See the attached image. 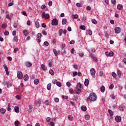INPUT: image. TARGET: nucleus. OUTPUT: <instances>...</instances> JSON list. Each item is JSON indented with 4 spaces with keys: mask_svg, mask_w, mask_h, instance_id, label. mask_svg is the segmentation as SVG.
Masks as SVG:
<instances>
[{
    "mask_svg": "<svg viewBox=\"0 0 126 126\" xmlns=\"http://www.w3.org/2000/svg\"><path fill=\"white\" fill-rule=\"evenodd\" d=\"M90 56L93 59L94 62H97V58L95 57V55L93 54V53H91Z\"/></svg>",
    "mask_w": 126,
    "mask_h": 126,
    "instance_id": "obj_12",
    "label": "nucleus"
},
{
    "mask_svg": "<svg viewBox=\"0 0 126 126\" xmlns=\"http://www.w3.org/2000/svg\"><path fill=\"white\" fill-rule=\"evenodd\" d=\"M13 42H18V36H15L13 39Z\"/></svg>",
    "mask_w": 126,
    "mask_h": 126,
    "instance_id": "obj_22",
    "label": "nucleus"
},
{
    "mask_svg": "<svg viewBox=\"0 0 126 126\" xmlns=\"http://www.w3.org/2000/svg\"><path fill=\"white\" fill-rule=\"evenodd\" d=\"M111 3L115 4L116 3V0H111Z\"/></svg>",
    "mask_w": 126,
    "mask_h": 126,
    "instance_id": "obj_64",
    "label": "nucleus"
},
{
    "mask_svg": "<svg viewBox=\"0 0 126 126\" xmlns=\"http://www.w3.org/2000/svg\"><path fill=\"white\" fill-rule=\"evenodd\" d=\"M68 119L69 121H70L71 122H72V121H73V117H72V116L71 115H69L68 117Z\"/></svg>",
    "mask_w": 126,
    "mask_h": 126,
    "instance_id": "obj_26",
    "label": "nucleus"
},
{
    "mask_svg": "<svg viewBox=\"0 0 126 126\" xmlns=\"http://www.w3.org/2000/svg\"><path fill=\"white\" fill-rule=\"evenodd\" d=\"M6 111V110L4 108H1L0 109V112L1 113V114H5Z\"/></svg>",
    "mask_w": 126,
    "mask_h": 126,
    "instance_id": "obj_23",
    "label": "nucleus"
},
{
    "mask_svg": "<svg viewBox=\"0 0 126 126\" xmlns=\"http://www.w3.org/2000/svg\"><path fill=\"white\" fill-rule=\"evenodd\" d=\"M66 86L68 87H70V85H71V84H70V83L69 82H67L66 83Z\"/></svg>",
    "mask_w": 126,
    "mask_h": 126,
    "instance_id": "obj_57",
    "label": "nucleus"
},
{
    "mask_svg": "<svg viewBox=\"0 0 126 126\" xmlns=\"http://www.w3.org/2000/svg\"><path fill=\"white\" fill-rule=\"evenodd\" d=\"M77 74H78L77 72H73V76H76V75H77Z\"/></svg>",
    "mask_w": 126,
    "mask_h": 126,
    "instance_id": "obj_62",
    "label": "nucleus"
},
{
    "mask_svg": "<svg viewBox=\"0 0 126 126\" xmlns=\"http://www.w3.org/2000/svg\"><path fill=\"white\" fill-rule=\"evenodd\" d=\"M57 82H58V80H57L56 79H53L52 80V83H53V84H57Z\"/></svg>",
    "mask_w": 126,
    "mask_h": 126,
    "instance_id": "obj_41",
    "label": "nucleus"
},
{
    "mask_svg": "<svg viewBox=\"0 0 126 126\" xmlns=\"http://www.w3.org/2000/svg\"><path fill=\"white\" fill-rule=\"evenodd\" d=\"M6 27H7V25L5 23H3L2 25H1V28H3V29L6 28Z\"/></svg>",
    "mask_w": 126,
    "mask_h": 126,
    "instance_id": "obj_31",
    "label": "nucleus"
},
{
    "mask_svg": "<svg viewBox=\"0 0 126 126\" xmlns=\"http://www.w3.org/2000/svg\"><path fill=\"white\" fill-rule=\"evenodd\" d=\"M42 27H43V28H46L47 27V26L46 25V24L42 23Z\"/></svg>",
    "mask_w": 126,
    "mask_h": 126,
    "instance_id": "obj_60",
    "label": "nucleus"
},
{
    "mask_svg": "<svg viewBox=\"0 0 126 126\" xmlns=\"http://www.w3.org/2000/svg\"><path fill=\"white\" fill-rule=\"evenodd\" d=\"M108 113H109V114L110 115V118H112V117H113V116H114V114L113 113V111L112 110L109 109L108 110Z\"/></svg>",
    "mask_w": 126,
    "mask_h": 126,
    "instance_id": "obj_14",
    "label": "nucleus"
},
{
    "mask_svg": "<svg viewBox=\"0 0 126 126\" xmlns=\"http://www.w3.org/2000/svg\"><path fill=\"white\" fill-rule=\"evenodd\" d=\"M92 23H93L94 24H97V21L95 19H93L92 20Z\"/></svg>",
    "mask_w": 126,
    "mask_h": 126,
    "instance_id": "obj_46",
    "label": "nucleus"
},
{
    "mask_svg": "<svg viewBox=\"0 0 126 126\" xmlns=\"http://www.w3.org/2000/svg\"><path fill=\"white\" fill-rule=\"evenodd\" d=\"M114 88V84H112L110 86H109V89H113Z\"/></svg>",
    "mask_w": 126,
    "mask_h": 126,
    "instance_id": "obj_61",
    "label": "nucleus"
},
{
    "mask_svg": "<svg viewBox=\"0 0 126 126\" xmlns=\"http://www.w3.org/2000/svg\"><path fill=\"white\" fill-rule=\"evenodd\" d=\"M25 65L28 67H30V66H32V63H30V62H27L25 63Z\"/></svg>",
    "mask_w": 126,
    "mask_h": 126,
    "instance_id": "obj_18",
    "label": "nucleus"
},
{
    "mask_svg": "<svg viewBox=\"0 0 126 126\" xmlns=\"http://www.w3.org/2000/svg\"><path fill=\"white\" fill-rule=\"evenodd\" d=\"M121 28L117 27L115 29V33H117V34H119V33H121Z\"/></svg>",
    "mask_w": 126,
    "mask_h": 126,
    "instance_id": "obj_9",
    "label": "nucleus"
},
{
    "mask_svg": "<svg viewBox=\"0 0 126 126\" xmlns=\"http://www.w3.org/2000/svg\"><path fill=\"white\" fill-rule=\"evenodd\" d=\"M49 73L51 74V75H54L55 72H54V70L53 69H50L49 70Z\"/></svg>",
    "mask_w": 126,
    "mask_h": 126,
    "instance_id": "obj_30",
    "label": "nucleus"
},
{
    "mask_svg": "<svg viewBox=\"0 0 126 126\" xmlns=\"http://www.w3.org/2000/svg\"><path fill=\"white\" fill-rule=\"evenodd\" d=\"M34 84H35L36 85H37V84H39V79H35L34 81Z\"/></svg>",
    "mask_w": 126,
    "mask_h": 126,
    "instance_id": "obj_33",
    "label": "nucleus"
},
{
    "mask_svg": "<svg viewBox=\"0 0 126 126\" xmlns=\"http://www.w3.org/2000/svg\"><path fill=\"white\" fill-rule=\"evenodd\" d=\"M14 111L16 113H19V107L18 106H15Z\"/></svg>",
    "mask_w": 126,
    "mask_h": 126,
    "instance_id": "obj_20",
    "label": "nucleus"
},
{
    "mask_svg": "<svg viewBox=\"0 0 126 126\" xmlns=\"http://www.w3.org/2000/svg\"><path fill=\"white\" fill-rule=\"evenodd\" d=\"M97 100V95L95 93H91L90 94L88 98H87V101H92V102H95Z\"/></svg>",
    "mask_w": 126,
    "mask_h": 126,
    "instance_id": "obj_1",
    "label": "nucleus"
},
{
    "mask_svg": "<svg viewBox=\"0 0 126 126\" xmlns=\"http://www.w3.org/2000/svg\"><path fill=\"white\" fill-rule=\"evenodd\" d=\"M73 68L75 69H78V66H77V64H74V65H73Z\"/></svg>",
    "mask_w": 126,
    "mask_h": 126,
    "instance_id": "obj_54",
    "label": "nucleus"
},
{
    "mask_svg": "<svg viewBox=\"0 0 126 126\" xmlns=\"http://www.w3.org/2000/svg\"><path fill=\"white\" fill-rule=\"evenodd\" d=\"M4 34L6 36H7V35H9V32L7 31H5L4 32Z\"/></svg>",
    "mask_w": 126,
    "mask_h": 126,
    "instance_id": "obj_47",
    "label": "nucleus"
},
{
    "mask_svg": "<svg viewBox=\"0 0 126 126\" xmlns=\"http://www.w3.org/2000/svg\"><path fill=\"white\" fill-rule=\"evenodd\" d=\"M56 85L59 87H62V83L60 82H57V83H56Z\"/></svg>",
    "mask_w": 126,
    "mask_h": 126,
    "instance_id": "obj_36",
    "label": "nucleus"
},
{
    "mask_svg": "<svg viewBox=\"0 0 126 126\" xmlns=\"http://www.w3.org/2000/svg\"><path fill=\"white\" fill-rule=\"evenodd\" d=\"M112 75L113 77H117V74H116V73H115V72H113L112 73Z\"/></svg>",
    "mask_w": 126,
    "mask_h": 126,
    "instance_id": "obj_51",
    "label": "nucleus"
},
{
    "mask_svg": "<svg viewBox=\"0 0 126 126\" xmlns=\"http://www.w3.org/2000/svg\"><path fill=\"white\" fill-rule=\"evenodd\" d=\"M52 5H53V2H52V1H49L48 2L49 6H52Z\"/></svg>",
    "mask_w": 126,
    "mask_h": 126,
    "instance_id": "obj_58",
    "label": "nucleus"
},
{
    "mask_svg": "<svg viewBox=\"0 0 126 126\" xmlns=\"http://www.w3.org/2000/svg\"><path fill=\"white\" fill-rule=\"evenodd\" d=\"M67 21L65 19H63L62 20V24L63 25H64L65 24H66Z\"/></svg>",
    "mask_w": 126,
    "mask_h": 126,
    "instance_id": "obj_34",
    "label": "nucleus"
},
{
    "mask_svg": "<svg viewBox=\"0 0 126 126\" xmlns=\"http://www.w3.org/2000/svg\"><path fill=\"white\" fill-rule=\"evenodd\" d=\"M23 33L24 34V36H25V37H27L29 34V31L27 30H24L23 31Z\"/></svg>",
    "mask_w": 126,
    "mask_h": 126,
    "instance_id": "obj_11",
    "label": "nucleus"
},
{
    "mask_svg": "<svg viewBox=\"0 0 126 126\" xmlns=\"http://www.w3.org/2000/svg\"><path fill=\"white\" fill-rule=\"evenodd\" d=\"M91 74L94 78H95V74L96 73V70L94 68H92L90 70Z\"/></svg>",
    "mask_w": 126,
    "mask_h": 126,
    "instance_id": "obj_3",
    "label": "nucleus"
},
{
    "mask_svg": "<svg viewBox=\"0 0 126 126\" xmlns=\"http://www.w3.org/2000/svg\"><path fill=\"white\" fill-rule=\"evenodd\" d=\"M44 45H45L46 47H48L49 46V45H50V44L49 43V42L48 41H45L44 42Z\"/></svg>",
    "mask_w": 126,
    "mask_h": 126,
    "instance_id": "obj_44",
    "label": "nucleus"
},
{
    "mask_svg": "<svg viewBox=\"0 0 126 126\" xmlns=\"http://www.w3.org/2000/svg\"><path fill=\"white\" fill-rule=\"evenodd\" d=\"M3 66L6 71V75H9V72L8 71V67L5 64H4Z\"/></svg>",
    "mask_w": 126,
    "mask_h": 126,
    "instance_id": "obj_8",
    "label": "nucleus"
},
{
    "mask_svg": "<svg viewBox=\"0 0 126 126\" xmlns=\"http://www.w3.org/2000/svg\"><path fill=\"white\" fill-rule=\"evenodd\" d=\"M81 109L82 111H83V112H85L86 110H87V108L85 106V105H83L81 107Z\"/></svg>",
    "mask_w": 126,
    "mask_h": 126,
    "instance_id": "obj_21",
    "label": "nucleus"
},
{
    "mask_svg": "<svg viewBox=\"0 0 126 126\" xmlns=\"http://www.w3.org/2000/svg\"><path fill=\"white\" fill-rule=\"evenodd\" d=\"M84 84L85 86H88V85L89 84V80H88V79H85Z\"/></svg>",
    "mask_w": 126,
    "mask_h": 126,
    "instance_id": "obj_19",
    "label": "nucleus"
},
{
    "mask_svg": "<svg viewBox=\"0 0 126 126\" xmlns=\"http://www.w3.org/2000/svg\"><path fill=\"white\" fill-rule=\"evenodd\" d=\"M105 87L104 86H101V87L100 88V91L103 93V92H105Z\"/></svg>",
    "mask_w": 126,
    "mask_h": 126,
    "instance_id": "obj_25",
    "label": "nucleus"
},
{
    "mask_svg": "<svg viewBox=\"0 0 126 126\" xmlns=\"http://www.w3.org/2000/svg\"><path fill=\"white\" fill-rule=\"evenodd\" d=\"M58 24V19L56 18L53 19L52 21V25H54L55 26H57Z\"/></svg>",
    "mask_w": 126,
    "mask_h": 126,
    "instance_id": "obj_5",
    "label": "nucleus"
},
{
    "mask_svg": "<svg viewBox=\"0 0 126 126\" xmlns=\"http://www.w3.org/2000/svg\"><path fill=\"white\" fill-rule=\"evenodd\" d=\"M86 29V28L84 26L82 25L80 26V29H81V30H85Z\"/></svg>",
    "mask_w": 126,
    "mask_h": 126,
    "instance_id": "obj_38",
    "label": "nucleus"
},
{
    "mask_svg": "<svg viewBox=\"0 0 126 126\" xmlns=\"http://www.w3.org/2000/svg\"><path fill=\"white\" fill-rule=\"evenodd\" d=\"M11 110V108H10V103L8 104V107H7V111H10Z\"/></svg>",
    "mask_w": 126,
    "mask_h": 126,
    "instance_id": "obj_50",
    "label": "nucleus"
},
{
    "mask_svg": "<svg viewBox=\"0 0 126 126\" xmlns=\"http://www.w3.org/2000/svg\"><path fill=\"white\" fill-rule=\"evenodd\" d=\"M76 5V6H78V7H81V6H82V5L79 3H77Z\"/></svg>",
    "mask_w": 126,
    "mask_h": 126,
    "instance_id": "obj_52",
    "label": "nucleus"
},
{
    "mask_svg": "<svg viewBox=\"0 0 126 126\" xmlns=\"http://www.w3.org/2000/svg\"><path fill=\"white\" fill-rule=\"evenodd\" d=\"M17 77L19 79H22L23 77V74L20 71L17 72Z\"/></svg>",
    "mask_w": 126,
    "mask_h": 126,
    "instance_id": "obj_6",
    "label": "nucleus"
},
{
    "mask_svg": "<svg viewBox=\"0 0 126 126\" xmlns=\"http://www.w3.org/2000/svg\"><path fill=\"white\" fill-rule=\"evenodd\" d=\"M42 33L43 35H45V36H46V35H47V32L45 31V30H42Z\"/></svg>",
    "mask_w": 126,
    "mask_h": 126,
    "instance_id": "obj_49",
    "label": "nucleus"
},
{
    "mask_svg": "<svg viewBox=\"0 0 126 126\" xmlns=\"http://www.w3.org/2000/svg\"><path fill=\"white\" fill-rule=\"evenodd\" d=\"M22 14H23V15H24L25 16H27V14L25 11H22Z\"/></svg>",
    "mask_w": 126,
    "mask_h": 126,
    "instance_id": "obj_59",
    "label": "nucleus"
},
{
    "mask_svg": "<svg viewBox=\"0 0 126 126\" xmlns=\"http://www.w3.org/2000/svg\"><path fill=\"white\" fill-rule=\"evenodd\" d=\"M105 55L107 57H113V56H114V52L112 51L110 52L106 51L105 52Z\"/></svg>",
    "mask_w": 126,
    "mask_h": 126,
    "instance_id": "obj_7",
    "label": "nucleus"
},
{
    "mask_svg": "<svg viewBox=\"0 0 126 126\" xmlns=\"http://www.w3.org/2000/svg\"><path fill=\"white\" fill-rule=\"evenodd\" d=\"M119 109L120 111H124V105H121L119 106Z\"/></svg>",
    "mask_w": 126,
    "mask_h": 126,
    "instance_id": "obj_28",
    "label": "nucleus"
},
{
    "mask_svg": "<svg viewBox=\"0 0 126 126\" xmlns=\"http://www.w3.org/2000/svg\"><path fill=\"white\" fill-rule=\"evenodd\" d=\"M123 5L121 4H119L117 5V9H119V10H122V9H123Z\"/></svg>",
    "mask_w": 126,
    "mask_h": 126,
    "instance_id": "obj_15",
    "label": "nucleus"
},
{
    "mask_svg": "<svg viewBox=\"0 0 126 126\" xmlns=\"http://www.w3.org/2000/svg\"><path fill=\"white\" fill-rule=\"evenodd\" d=\"M103 71H100L99 72V76L100 77H102V76H103Z\"/></svg>",
    "mask_w": 126,
    "mask_h": 126,
    "instance_id": "obj_63",
    "label": "nucleus"
},
{
    "mask_svg": "<svg viewBox=\"0 0 126 126\" xmlns=\"http://www.w3.org/2000/svg\"><path fill=\"white\" fill-rule=\"evenodd\" d=\"M115 121L117 123H120L122 121V118H121V116H117L115 117Z\"/></svg>",
    "mask_w": 126,
    "mask_h": 126,
    "instance_id": "obj_10",
    "label": "nucleus"
},
{
    "mask_svg": "<svg viewBox=\"0 0 126 126\" xmlns=\"http://www.w3.org/2000/svg\"><path fill=\"white\" fill-rule=\"evenodd\" d=\"M42 37V33H38L36 34V37L37 38L38 43H41V37Z\"/></svg>",
    "mask_w": 126,
    "mask_h": 126,
    "instance_id": "obj_4",
    "label": "nucleus"
},
{
    "mask_svg": "<svg viewBox=\"0 0 126 126\" xmlns=\"http://www.w3.org/2000/svg\"><path fill=\"white\" fill-rule=\"evenodd\" d=\"M29 79V76H28V74H26L24 76V80H25V81H27V80H28Z\"/></svg>",
    "mask_w": 126,
    "mask_h": 126,
    "instance_id": "obj_17",
    "label": "nucleus"
},
{
    "mask_svg": "<svg viewBox=\"0 0 126 126\" xmlns=\"http://www.w3.org/2000/svg\"><path fill=\"white\" fill-rule=\"evenodd\" d=\"M82 85L80 83H78L77 84V87L76 89H75V93L76 94H80L81 93V90H82Z\"/></svg>",
    "mask_w": 126,
    "mask_h": 126,
    "instance_id": "obj_2",
    "label": "nucleus"
},
{
    "mask_svg": "<svg viewBox=\"0 0 126 126\" xmlns=\"http://www.w3.org/2000/svg\"><path fill=\"white\" fill-rule=\"evenodd\" d=\"M52 65H53V61H51L48 64V66L49 67H52Z\"/></svg>",
    "mask_w": 126,
    "mask_h": 126,
    "instance_id": "obj_48",
    "label": "nucleus"
},
{
    "mask_svg": "<svg viewBox=\"0 0 126 126\" xmlns=\"http://www.w3.org/2000/svg\"><path fill=\"white\" fill-rule=\"evenodd\" d=\"M117 75L119 77H121V76H122V71H121V70H118Z\"/></svg>",
    "mask_w": 126,
    "mask_h": 126,
    "instance_id": "obj_24",
    "label": "nucleus"
},
{
    "mask_svg": "<svg viewBox=\"0 0 126 126\" xmlns=\"http://www.w3.org/2000/svg\"><path fill=\"white\" fill-rule=\"evenodd\" d=\"M110 97H111V99H113V100H115V99H116V96H115L114 94H111Z\"/></svg>",
    "mask_w": 126,
    "mask_h": 126,
    "instance_id": "obj_45",
    "label": "nucleus"
},
{
    "mask_svg": "<svg viewBox=\"0 0 126 126\" xmlns=\"http://www.w3.org/2000/svg\"><path fill=\"white\" fill-rule=\"evenodd\" d=\"M35 24L36 28H39L40 27V24H39L38 22H35Z\"/></svg>",
    "mask_w": 126,
    "mask_h": 126,
    "instance_id": "obj_35",
    "label": "nucleus"
},
{
    "mask_svg": "<svg viewBox=\"0 0 126 126\" xmlns=\"http://www.w3.org/2000/svg\"><path fill=\"white\" fill-rule=\"evenodd\" d=\"M87 33L90 35V36H91L92 35V31L90 30H88Z\"/></svg>",
    "mask_w": 126,
    "mask_h": 126,
    "instance_id": "obj_40",
    "label": "nucleus"
},
{
    "mask_svg": "<svg viewBox=\"0 0 126 126\" xmlns=\"http://www.w3.org/2000/svg\"><path fill=\"white\" fill-rule=\"evenodd\" d=\"M63 29H60L59 31V36H62V35H63Z\"/></svg>",
    "mask_w": 126,
    "mask_h": 126,
    "instance_id": "obj_29",
    "label": "nucleus"
},
{
    "mask_svg": "<svg viewBox=\"0 0 126 126\" xmlns=\"http://www.w3.org/2000/svg\"><path fill=\"white\" fill-rule=\"evenodd\" d=\"M16 99H18V100H20V99H21V96H20V95H16Z\"/></svg>",
    "mask_w": 126,
    "mask_h": 126,
    "instance_id": "obj_56",
    "label": "nucleus"
},
{
    "mask_svg": "<svg viewBox=\"0 0 126 126\" xmlns=\"http://www.w3.org/2000/svg\"><path fill=\"white\" fill-rule=\"evenodd\" d=\"M54 101L55 102H56V103H59L60 99H59V98H55L54 99Z\"/></svg>",
    "mask_w": 126,
    "mask_h": 126,
    "instance_id": "obj_53",
    "label": "nucleus"
},
{
    "mask_svg": "<svg viewBox=\"0 0 126 126\" xmlns=\"http://www.w3.org/2000/svg\"><path fill=\"white\" fill-rule=\"evenodd\" d=\"M53 52H54L55 56H56L57 57V56H58V53L57 52V50H56L55 49H53Z\"/></svg>",
    "mask_w": 126,
    "mask_h": 126,
    "instance_id": "obj_43",
    "label": "nucleus"
},
{
    "mask_svg": "<svg viewBox=\"0 0 126 126\" xmlns=\"http://www.w3.org/2000/svg\"><path fill=\"white\" fill-rule=\"evenodd\" d=\"M69 93H70V94H73V92H74V91H73V90L72 89H70L69 90Z\"/></svg>",
    "mask_w": 126,
    "mask_h": 126,
    "instance_id": "obj_55",
    "label": "nucleus"
},
{
    "mask_svg": "<svg viewBox=\"0 0 126 126\" xmlns=\"http://www.w3.org/2000/svg\"><path fill=\"white\" fill-rule=\"evenodd\" d=\"M35 103L36 106H38V105H41V100L40 99H38L35 101Z\"/></svg>",
    "mask_w": 126,
    "mask_h": 126,
    "instance_id": "obj_13",
    "label": "nucleus"
},
{
    "mask_svg": "<svg viewBox=\"0 0 126 126\" xmlns=\"http://www.w3.org/2000/svg\"><path fill=\"white\" fill-rule=\"evenodd\" d=\"M52 85L51 84H48L47 86V90H51V86Z\"/></svg>",
    "mask_w": 126,
    "mask_h": 126,
    "instance_id": "obj_39",
    "label": "nucleus"
},
{
    "mask_svg": "<svg viewBox=\"0 0 126 126\" xmlns=\"http://www.w3.org/2000/svg\"><path fill=\"white\" fill-rule=\"evenodd\" d=\"M85 119L86 121H89V120H90V116H89V115H86L85 116Z\"/></svg>",
    "mask_w": 126,
    "mask_h": 126,
    "instance_id": "obj_27",
    "label": "nucleus"
},
{
    "mask_svg": "<svg viewBox=\"0 0 126 126\" xmlns=\"http://www.w3.org/2000/svg\"><path fill=\"white\" fill-rule=\"evenodd\" d=\"M44 104H45V105H46L47 106H49V105H50V101H49V100H45Z\"/></svg>",
    "mask_w": 126,
    "mask_h": 126,
    "instance_id": "obj_37",
    "label": "nucleus"
},
{
    "mask_svg": "<svg viewBox=\"0 0 126 126\" xmlns=\"http://www.w3.org/2000/svg\"><path fill=\"white\" fill-rule=\"evenodd\" d=\"M41 16H50V15L48 13H46V12H43L42 15Z\"/></svg>",
    "mask_w": 126,
    "mask_h": 126,
    "instance_id": "obj_32",
    "label": "nucleus"
},
{
    "mask_svg": "<svg viewBox=\"0 0 126 126\" xmlns=\"http://www.w3.org/2000/svg\"><path fill=\"white\" fill-rule=\"evenodd\" d=\"M19 124H20L19 121H16L15 122L14 125L15 126H19Z\"/></svg>",
    "mask_w": 126,
    "mask_h": 126,
    "instance_id": "obj_42",
    "label": "nucleus"
},
{
    "mask_svg": "<svg viewBox=\"0 0 126 126\" xmlns=\"http://www.w3.org/2000/svg\"><path fill=\"white\" fill-rule=\"evenodd\" d=\"M41 67L44 71H46V70H47V67H46L45 64H42Z\"/></svg>",
    "mask_w": 126,
    "mask_h": 126,
    "instance_id": "obj_16",
    "label": "nucleus"
}]
</instances>
